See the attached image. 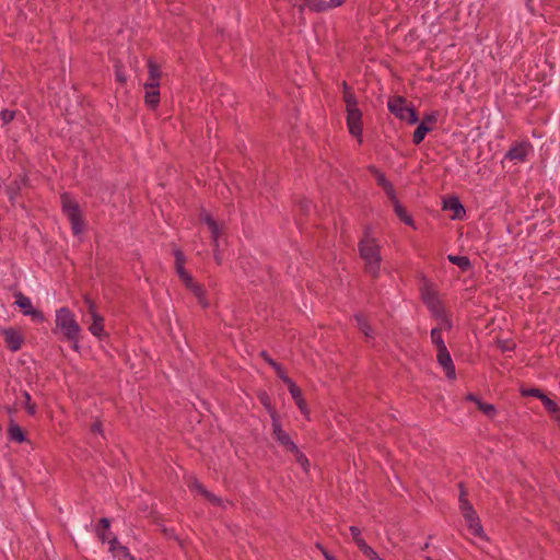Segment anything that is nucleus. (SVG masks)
<instances>
[{
	"instance_id": "052dcab7",
	"label": "nucleus",
	"mask_w": 560,
	"mask_h": 560,
	"mask_svg": "<svg viewBox=\"0 0 560 560\" xmlns=\"http://www.w3.org/2000/svg\"><path fill=\"white\" fill-rule=\"evenodd\" d=\"M315 546H316V548H317L320 552H323V550H325L324 546H323L322 544H319V542H317Z\"/></svg>"
},
{
	"instance_id": "f704fd0d",
	"label": "nucleus",
	"mask_w": 560,
	"mask_h": 560,
	"mask_svg": "<svg viewBox=\"0 0 560 560\" xmlns=\"http://www.w3.org/2000/svg\"><path fill=\"white\" fill-rule=\"evenodd\" d=\"M431 341L436 347V350L445 348L446 345L442 337L441 328H432L431 329Z\"/></svg>"
},
{
	"instance_id": "c9c22d12",
	"label": "nucleus",
	"mask_w": 560,
	"mask_h": 560,
	"mask_svg": "<svg viewBox=\"0 0 560 560\" xmlns=\"http://www.w3.org/2000/svg\"><path fill=\"white\" fill-rule=\"evenodd\" d=\"M22 395L24 398V408H25L26 412L30 416H35L37 412V407H36V404L32 401V396L27 392H24Z\"/></svg>"
},
{
	"instance_id": "b1692460",
	"label": "nucleus",
	"mask_w": 560,
	"mask_h": 560,
	"mask_svg": "<svg viewBox=\"0 0 560 560\" xmlns=\"http://www.w3.org/2000/svg\"><path fill=\"white\" fill-rule=\"evenodd\" d=\"M8 435L11 441L23 443L26 441L25 433L23 432L22 428L15 423L13 420L10 421L9 428H8Z\"/></svg>"
},
{
	"instance_id": "72a5a7b5",
	"label": "nucleus",
	"mask_w": 560,
	"mask_h": 560,
	"mask_svg": "<svg viewBox=\"0 0 560 560\" xmlns=\"http://www.w3.org/2000/svg\"><path fill=\"white\" fill-rule=\"evenodd\" d=\"M354 319L357 322V325H358V328L366 336V337H372L373 336V330L372 328L370 327L368 320L365 319V317L361 314H357L354 316Z\"/></svg>"
},
{
	"instance_id": "0eeeda50",
	"label": "nucleus",
	"mask_w": 560,
	"mask_h": 560,
	"mask_svg": "<svg viewBox=\"0 0 560 560\" xmlns=\"http://www.w3.org/2000/svg\"><path fill=\"white\" fill-rule=\"evenodd\" d=\"M347 127L351 136L359 139L362 142V112L359 108L347 110Z\"/></svg>"
},
{
	"instance_id": "c03bdc74",
	"label": "nucleus",
	"mask_w": 560,
	"mask_h": 560,
	"mask_svg": "<svg viewBox=\"0 0 560 560\" xmlns=\"http://www.w3.org/2000/svg\"><path fill=\"white\" fill-rule=\"evenodd\" d=\"M115 75H116V80L121 83V84H125L126 81H127V78L124 73V70H122V65L120 62H117L115 65Z\"/></svg>"
},
{
	"instance_id": "f03ea898",
	"label": "nucleus",
	"mask_w": 560,
	"mask_h": 560,
	"mask_svg": "<svg viewBox=\"0 0 560 560\" xmlns=\"http://www.w3.org/2000/svg\"><path fill=\"white\" fill-rule=\"evenodd\" d=\"M56 329H58L65 340L71 343L74 351H79V341L81 338V327L78 324L74 314L68 307H60L56 311Z\"/></svg>"
},
{
	"instance_id": "4be33fe9",
	"label": "nucleus",
	"mask_w": 560,
	"mask_h": 560,
	"mask_svg": "<svg viewBox=\"0 0 560 560\" xmlns=\"http://www.w3.org/2000/svg\"><path fill=\"white\" fill-rule=\"evenodd\" d=\"M427 121L434 122L435 117L433 115L427 116L423 121L419 124V126L416 128L412 137V142L415 144H420L423 139L425 138L427 133L431 130V127L427 126Z\"/></svg>"
},
{
	"instance_id": "e433bc0d",
	"label": "nucleus",
	"mask_w": 560,
	"mask_h": 560,
	"mask_svg": "<svg viewBox=\"0 0 560 560\" xmlns=\"http://www.w3.org/2000/svg\"><path fill=\"white\" fill-rule=\"evenodd\" d=\"M290 453L294 455L296 463L301 465L303 470L308 471L310 462L307 457L299 450V447L296 446V451H291Z\"/></svg>"
},
{
	"instance_id": "1a4fd4ad",
	"label": "nucleus",
	"mask_w": 560,
	"mask_h": 560,
	"mask_svg": "<svg viewBox=\"0 0 560 560\" xmlns=\"http://www.w3.org/2000/svg\"><path fill=\"white\" fill-rule=\"evenodd\" d=\"M422 301L435 318L436 316H442L445 312L442 302L440 301L438 294L431 290H427L422 292Z\"/></svg>"
},
{
	"instance_id": "a18cd8bd",
	"label": "nucleus",
	"mask_w": 560,
	"mask_h": 560,
	"mask_svg": "<svg viewBox=\"0 0 560 560\" xmlns=\"http://www.w3.org/2000/svg\"><path fill=\"white\" fill-rule=\"evenodd\" d=\"M84 303L88 307V312L89 314L91 315V317H95V315H100L96 311V305L95 303L88 296L84 298Z\"/></svg>"
},
{
	"instance_id": "9d476101",
	"label": "nucleus",
	"mask_w": 560,
	"mask_h": 560,
	"mask_svg": "<svg viewBox=\"0 0 560 560\" xmlns=\"http://www.w3.org/2000/svg\"><path fill=\"white\" fill-rule=\"evenodd\" d=\"M1 331L4 337V343L10 351L16 352L22 348L24 338L19 330L9 327L1 329Z\"/></svg>"
},
{
	"instance_id": "ea45409f",
	"label": "nucleus",
	"mask_w": 560,
	"mask_h": 560,
	"mask_svg": "<svg viewBox=\"0 0 560 560\" xmlns=\"http://www.w3.org/2000/svg\"><path fill=\"white\" fill-rule=\"evenodd\" d=\"M478 408L481 412H483L489 418H493L497 413V410L493 405L487 404L483 401H478Z\"/></svg>"
},
{
	"instance_id": "de8ad7c7",
	"label": "nucleus",
	"mask_w": 560,
	"mask_h": 560,
	"mask_svg": "<svg viewBox=\"0 0 560 560\" xmlns=\"http://www.w3.org/2000/svg\"><path fill=\"white\" fill-rule=\"evenodd\" d=\"M435 319L440 320L441 325L445 329L452 328V320L448 318L446 313L444 312L442 316H436Z\"/></svg>"
},
{
	"instance_id": "c85d7f7f",
	"label": "nucleus",
	"mask_w": 560,
	"mask_h": 560,
	"mask_svg": "<svg viewBox=\"0 0 560 560\" xmlns=\"http://www.w3.org/2000/svg\"><path fill=\"white\" fill-rule=\"evenodd\" d=\"M161 69L158 63L152 60L148 61V79L145 83L160 84Z\"/></svg>"
},
{
	"instance_id": "864d4df0",
	"label": "nucleus",
	"mask_w": 560,
	"mask_h": 560,
	"mask_svg": "<svg viewBox=\"0 0 560 560\" xmlns=\"http://www.w3.org/2000/svg\"><path fill=\"white\" fill-rule=\"evenodd\" d=\"M466 400L476 402L477 405H478V401H481L476 395H474L471 393L466 395Z\"/></svg>"
},
{
	"instance_id": "7c9ffc66",
	"label": "nucleus",
	"mask_w": 560,
	"mask_h": 560,
	"mask_svg": "<svg viewBox=\"0 0 560 560\" xmlns=\"http://www.w3.org/2000/svg\"><path fill=\"white\" fill-rule=\"evenodd\" d=\"M353 542L368 559L375 560L377 558V552L366 544L363 537L358 538Z\"/></svg>"
},
{
	"instance_id": "a878e982",
	"label": "nucleus",
	"mask_w": 560,
	"mask_h": 560,
	"mask_svg": "<svg viewBox=\"0 0 560 560\" xmlns=\"http://www.w3.org/2000/svg\"><path fill=\"white\" fill-rule=\"evenodd\" d=\"M25 178L19 177L13 179L8 186H7V195L9 196V199L14 202L15 198L20 194V190L22 186L25 185Z\"/></svg>"
},
{
	"instance_id": "a19ab883",
	"label": "nucleus",
	"mask_w": 560,
	"mask_h": 560,
	"mask_svg": "<svg viewBox=\"0 0 560 560\" xmlns=\"http://www.w3.org/2000/svg\"><path fill=\"white\" fill-rule=\"evenodd\" d=\"M175 270L184 284L192 279L191 275L185 269L184 265H175Z\"/></svg>"
},
{
	"instance_id": "5fc2aeb1",
	"label": "nucleus",
	"mask_w": 560,
	"mask_h": 560,
	"mask_svg": "<svg viewBox=\"0 0 560 560\" xmlns=\"http://www.w3.org/2000/svg\"><path fill=\"white\" fill-rule=\"evenodd\" d=\"M322 555L326 560H337L331 553H329L326 549L323 550Z\"/></svg>"
},
{
	"instance_id": "09e8293b",
	"label": "nucleus",
	"mask_w": 560,
	"mask_h": 560,
	"mask_svg": "<svg viewBox=\"0 0 560 560\" xmlns=\"http://www.w3.org/2000/svg\"><path fill=\"white\" fill-rule=\"evenodd\" d=\"M277 376L287 385L289 386L290 384L293 383V381L285 374V372L283 371L282 366L280 368V370H277L275 371Z\"/></svg>"
},
{
	"instance_id": "4468645a",
	"label": "nucleus",
	"mask_w": 560,
	"mask_h": 560,
	"mask_svg": "<svg viewBox=\"0 0 560 560\" xmlns=\"http://www.w3.org/2000/svg\"><path fill=\"white\" fill-rule=\"evenodd\" d=\"M189 490L197 491L203 498H206L209 502L217 506H223V501L221 498L217 497L212 492L208 491L197 478H191L187 483Z\"/></svg>"
},
{
	"instance_id": "dca6fc26",
	"label": "nucleus",
	"mask_w": 560,
	"mask_h": 560,
	"mask_svg": "<svg viewBox=\"0 0 560 560\" xmlns=\"http://www.w3.org/2000/svg\"><path fill=\"white\" fill-rule=\"evenodd\" d=\"M144 102L150 109H155L160 104V84L144 83Z\"/></svg>"
},
{
	"instance_id": "49530a36",
	"label": "nucleus",
	"mask_w": 560,
	"mask_h": 560,
	"mask_svg": "<svg viewBox=\"0 0 560 560\" xmlns=\"http://www.w3.org/2000/svg\"><path fill=\"white\" fill-rule=\"evenodd\" d=\"M290 4L296 7L299 11L302 13L308 5L310 0H288Z\"/></svg>"
},
{
	"instance_id": "6e6552de",
	"label": "nucleus",
	"mask_w": 560,
	"mask_h": 560,
	"mask_svg": "<svg viewBox=\"0 0 560 560\" xmlns=\"http://www.w3.org/2000/svg\"><path fill=\"white\" fill-rule=\"evenodd\" d=\"M532 150L533 148L529 142H518L509 149L504 158L514 163H523L527 160V156Z\"/></svg>"
},
{
	"instance_id": "8fccbe9b",
	"label": "nucleus",
	"mask_w": 560,
	"mask_h": 560,
	"mask_svg": "<svg viewBox=\"0 0 560 560\" xmlns=\"http://www.w3.org/2000/svg\"><path fill=\"white\" fill-rule=\"evenodd\" d=\"M175 265H185V256L180 249L174 250Z\"/></svg>"
},
{
	"instance_id": "4c0bfd02",
	"label": "nucleus",
	"mask_w": 560,
	"mask_h": 560,
	"mask_svg": "<svg viewBox=\"0 0 560 560\" xmlns=\"http://www.w3.org/2000/svg\"><path fill=\"white\" fill-rule=\"evenodd\" d=\"M258 398H259V401L262 404V406L268 410L270 417H271L272 412L275 415H278V412L271 406L270 398L266 392L259 393Z\"/></svg>"
},
{
	"instance_id": "7ed1b4c3",
	"label": "nucleus",
	"mask_w": 560,
	"mask_h": 560,
	"mask_svg": "<svg viewBox=\"0 0 560 560\" xmlns=\"http://www.w3.org/2000/svg\"><path fill=\"white\" fill-rule=\"evenodd\" d=\"M61 209L71 224L74 235H80L84 231V221L79 203L67 192L60 196Z\"/></svg>"
},
{
	"instance_id": "2f4dec72",
	"label": "nucleus",
	"mask_w": 560,
	"mask_h": 560,
	"mask_svg": "<svg viewBox=\"0 0 560 560\" xmlns=\"http://www.w3.org/2000/svg\"><path fill=\"white\" fill-rule=\"evenodd\" d=\"M353 542L368 559L375 560L377 558V552L366 544L363 537L358 538Z\"/></svg>"
},
{
	"instance_id": "423d86ee",
	"label": "nucleus",
	"mask_w": 560,
	"mask_h": 560,
	"mask_svg": "<svg viewBox=\"0 0 560 560\" xmlns=\"http://www.w3.org/2000/svg\"><path fill=\"white\" fill-rule=\"evenodd\" d=\"M15 304L20 307V310L25 316H30L33 320L39 323L44 322V314L39 310L33 307L32 301L28 296L24 295L21 292L16 293Z\"/></svg>"
},
{
	"instance_id": "bf43d9fd",
	"label": "nucleus",
	"mask_w": 560,
	"mask_h": 560,
	"mask_svg": "<svg viewBox=\"0 0 560 560\" xmlns=\"http://www.w3.org/2000/svg\"><path fill=\"white\" fill-rule=\"evenodd\" d=\"M270 366L277 371V370H280L281 365L279 363H277L275 360H270Z\"/></svg>"
},
{
	"instance_id": "412c9836",
	"label": "nucleus",
	"mask_w": 560,
	"mask_h": 560,
	"mask_svg": "<svg viewBox=\"0 0 560 560\" xmlns=\"http://www.w3.org/2000/svg\"><path fill=\"white\" fill-rule=\"evenodd\" d=\"M109 526L110 521L107 517H102L96 526V536L103 544L107 542L109 545L110 538L115 536L114 534L110 533Z\"/></svg>"
},
{
	"instance_id": "20e7f679",
	"label": "nucleus",
	"mask_w": 560,
	"mask_h": 560,
	"mask_svg": "<svg viewBox=\"0 0 560 560\" xmlns=\"http://www.w3.org/2000/svg\"><path fill=\"white\" fill-rule=\"evenodd\" d=\"M388 110L398 119L405 120L408 124H416L418 121V114L413 107L406 105V100L401 96L390 97L387 102Z\"/></svg>"
},
{
	"instance_id": "cd10ccee",
	"label": "nucleus",
	"mask_w": 560,
	"mask_h": 560,
	"mask_svg": "<svg viewBox=\"0 0 560 560\" xmlns=\"http://www.w3.org/2000/svg\"><path fill=\"white\" fill-rule=\"evenodd\" d=\"M92 320V324L89 326V331L100 339L103 338L105 336L103 316L95 315V317H93Z\"/></svg>"
},
{
	"instance_id": "58836bf2",
	"label": "nucleus",
	"mask_w": 560,
	"mask_h": 560,
	"mask_svg": "<svg viewBox=\"0 0 560 560\" xmlns=\"http://www.w3.org/2000/svg\"><path fill=\"white\" fill-rule=\"evenodd\" d=\"M546 410L550 413H556L559 411V407L557 402L552 399H550L548 396L544 395L540 399Z\"/></svg>"
},
{
	"instance_id": "6e6d98bb",
	"label": "nucleus",
	"mask_w": 560,
	"mask_h": 560,
	"mask_svg": "<svg viewBox=\"0 0 560 560\" xmlns=\"http://www.w3.org/2000/svg\"><path fill=\"white\" fill-rule=\"evenodd\" d=\"M322 555L326 560H337L331 553H329L326 549L323 550Z\"/></svg>"
},
{
	"instance_id": "5701e85b",
	"label": "nucleus",
	"mask_w": 560,
	"mask_h": 560,
	"mask_svg": "<svg viewBox=\"0 0 560 560\" xmlns=\"http://www.w3.org/2000/svg\"><path fill=\"white\" fill-rule=\"evenodd\" d=\"M444 208L454 212L453 219H463L466 213L464 206L456 197L445 200Z\"/></svg>"
},
{
	"instance_id": "4d7b16f0",
	"label": "nucleus",
	"mask_w": 560,
	"mask_h": 560,
	"mask_svg": "<svg viewBox=\"0 0 560 560\" xmlns=\"http://www.w3.org/2000/svg\"><path fill=\"white\" fill-rule=\"evenodd\" d=\"M322 555L326 560H337L331 553H329L326 549L323 550Z\"/></svg>"
},
{
	"instance_id": "3c124183",
	"label": "nucleus",
	"mask_w": 560,
	"mask_h": 560,
	"mask_svg": "<svg viewBox=\"0 0 560 560\" xmlns=\"http://www.w3.org/2000/svg\"><path fill=\"white\" fill-rule=\"evenodd\" d=\"M350 530V534H351V537H352V540H357L358 538L362 537V533H361V529L357 526H350L349 528Z\"/></svg>"
},
{
	"instance_id": "a211bd4d",
	"label": "nucleus",
	"mask_w": 560,
	"mask_h": 560,
	"mask_svg": "<svg viewBox=\"0 0 560 560\" xmlns=\"http://www.w3.org/2000/svg\"><path fill=\"white\" fill-rule=\"evenodd\" d=\"M464 518L467 524L468 530L470 532L471 535L479 538H486L482 525L480 523V518L477 515L476 511L465 515Z\"/></svg>"
},
{
	"instance_id": "ddd939ff",
	"label": "nucleus",
	"mask_w": 560,
	"mask_h": 560,
	"mask_svg": "<svg viewBox=\"0 0 560 560\" xmlns=\"http://www.w3.org/2000/svg\"><path fill=\"white\" fill-rule=\"evenodd\" d=\"M436 351V359L439 364L444 369L446 376L451 380H454L456 377V372L450 351L446 347Z\"/></svg>"
},
{
	"instance_id": "13d9d810",
	"label": "nucleus",
	"mask_w": 560,
	"mask_h": 560,
	"mask_svg": "<svg viewBox=\"0 0 560 560\" xmlns=\"http://www.w3.org/2000/svg\"><path fill=\"white\" fill-rule=\"evenodd\" d=\"M260 355L264 358V360L270 365V360H272L266 351H261Z\"/></svg>"
},
{
	"instance_id": "37998d69",
	"label": "nucleus",
	"mask_w": 560,
	"mask_h": 560,
	"mask_svg": "<svg viewBox=\"0 0 560 560\" xmlns=\"http://www.w3.org/2000/svg\"><path fill=\"white\" fill-rule=\"evenodd\" d=\"M15 117V112L13 110H9V109H3L0 112V119L2 120V122L4 125H8L10 124Z\"/></svg>"
},
{
	"instance_id": "f3484780",
	"label": "nucleus",
	"mask_w": 560,
	"mask_h": 560,
	"mask_svg": "<svg viewBox=\"0 0 560 560\" xmlns=\"http://www.w3.org/2000/svg\"><path fill=\"white\" fill-rule=\"evenodd\" d=\"M108 551L118 560H135L129 549L120 545L116 536L110 538Z\"/></svg>"
},
{
	"instance_id": "f257e3e1",
	"label": "nucleus",
	"mask_w": 560,
	"mask_h": 560,
	"mask_svg": "<svg viewBox=\"0 0 560 560\" xmlns=\"http://www.w3.org/2000/svg\"><path fill=\"white\" fill-rule=\"evenodd\" d=\"M358 249L361 259L364 261L365 272L372 278H377L382 262L381 246L378 241L371 235L369 229L364 231V235L358 244Z\"/></svg>"
},
{
	"instance_id": "aec40b11",
	"label": "nucleus",
	"mask_w": 560,
	"mask_h": 560,
	"mask_svg": "<svg viewBox=\"0 0 560 560\" xmlns=\"http://www.w3.org/2000/svg\"><path fill=\"white\" fill-rule=\"evenodd\" d=\"M288 389H289L295 405L298 406L299 410L303 415L307 416L308 407H307L306 401L303 398L301 389L298 387V385L294 382L288 386Z\"/></svg>"
},
{
	"instance_id": "680f3d73",
	"label": "nucleus",
	"mask_w": 560,
	"mask_h": 560,
	"mask_svg": "<svg viewBox=\"0 0 560 560\" xmlns=\"http://www.w3.org/2000/svg\"><path fill=\"white\" fill-rule=\"evenodd\" d=\"M430 547V542L427 541L423 547L421 548L422 551L427 550Z\"/></svg>"
},
{
	"instance_id": "2eb2a0df",
	"label": "nucleus",
	"mask_w": 560,
	"mask_h": 560,
	"mask_svg": "<svg viewBox=\"0 0 560 560\" xmlns=\"http://www.w3.org/2000/svg\"><path fill=\"white\" fill-rule=\"evenodd\" d=\"M345 0H310L307 9L315 13L326 12L342 5Z\"/></svg>"
},
{
	"instance_id": "603ef678",
	"label": "nucleus",
	"mask_w": 560,
	"mask_h": 560,
	"mask_svg": "<svg viewBox=\"0 0 560 560\" xmlns=\"http://www.w3.org/2000/svg\"><path fill=\"white\" fill-rule=\"evenodd\" d=\"M91 431L93 433L102 434L103 433L102 423L100 421L94 422L91 427Z\"/></svg>"
},
{
	"instance_id": "9b49d317",
	"label": "nucleus",
	"mask_w": 560,
	"mask_h": 560,
	"mask_svg": "<svg viewBox=\"0 0 560 560\" xmlns=\"http://www.w3.org/2000/svg\"><path fill=\"white\" fill-rule=\"evenodd\" d=\"M202 220L203 222L208 225V229L210 230L211 232V237H212V245L214 247V259H215V262L218 265H221L222 264V258L219 254V236H220V228L218 225V223L214 221V219L206 213L202 215Z\"/></svg>"
},
{
	"instance_id": "f8f14e48",
	"label": "nucleus",
	"mask_w": 560,
	"mask_h": 560,
	"mask_svg": "<svg viewBox=\"0 0 560 560\" xmlns=\"http://www.w3.org/2000/svg\"><path fill=\"white\" fill-rule=\"evenodd\" d=\"M369 172L375 177L377 185L383 188L389 199H395V189L393 184L386 178L385 174L381 172L376 166L370 165Z\"/></svg>"
},
{
	"instance_id": "bb28decb",
	"label": "nucleus",
	"mask_w": 560,
	"mask_h": 560,
	"mask_svg": "<svg viewBox=\"0 0 560 560\" xmlns=\"http://www.w3.org/2000/svg\"><path fill=\"white\" fill-rule=\"evenodd\" d=\"M394 206V211L397 217L407 225H413L412 218L407 213L406 209L400 205L399 200L395 196V199H390Z\"/></svg>"
},
{
	"instance_id": "e2e57ef3",
	"label": "nucleus",
	"mask_w": 560,
	"mask_h": 560,
	"mask_svg": "<svg viewBox=\"0 0 560 560\" xmlns=\"http://www.w3.org/2000/svg\"><path fill=\"white\" fill-rule=\"evenodd\" d=\"M424 559H425V560H440V559H433V558H432V557H430V556H425V557H424Z\"/></svg>"
},
{
	"instance_id": "0e129e2a",
	"label": "nucleus",
	"mask_w": 560,
	"mask_h": 560,
	"mask_svg": "<svg viewBox=\"0 0 560 560\" xmlns=\"http://www.w3.org/2000/svg\"><path fill=\"white\" fill-rule=\"evenodd\" d=\"M375 560H384V559H382V558H380V557L377 556V558H376Z\"/></svg>"
},
{
	"instance_id": "393cba45",
	"label": "nucleus",
	"mask_w": 560,
	"mask_h": 560,
	"mask_svg": "<svg viewBox=\"0 0 560 560\" xmlns=\"http://www.w3.org/2000/svg\"><path fill=\"white\" fill-rule=\"evenodd\" d=\"M342 90L346 110L359 108L357 97L347 82L342 83Z\"/></svg>"
},
{
	"instance_id": "c756f323",
	"label": "nucleus",
	"mask_w": 560,
	"mask_h": 560,
	"mask_svg": "<svg viewBox=\"0 0 560 560\" xmlns=\"http://www.w3.org/2000/svg\"><path fill=\"white\" fill-rule=\"evenodd\" d=\"M459 489H460V493H459V510H460L463 516H465L467 514H470V513L475 512V509H474V506L471 505V503L467 499V493H466V491L464 489L463 483H459Z\"/></svg>"
},
{
	"instance_id": "39448f33",
	"label": "nucleus",
	"mask_w": 560,
	"mask_h": 560,
	"mask_svg": "<svg viewBox=\"0 0 560 560\" xmlns=\"http://www.w3.org/2000/svg\"><path fill=\"white\" fill-rule=\"evenodd\" d=\"M272 435L276 441L283 446L288 452L296 451V444L292 441L290 435L282 430L279 415H271Z\"/></svg>"
},
{
	"instance_id": "6ab92c4d",
	"label": "nucleus",
	"mask_w": 560,
	"mask_h": 560,
	"mask_svg": "<svg viewBox=\"0 0 560 560\" xmlns=\"http://www.w3.org/2000/svg\"><path fill=\"white\" fill-rule=\"evenodd\" d=\"M184 285L196 296L201 307L207 308L209 306V301L206 296V291L202 285L195 282L194 279L189 280Z\"/></svg>"
},
{
	"instance_id": "473e14b6",
	"label": "nucleus",
	"mask_w": 560,
	"mask_h": 560,
	"mask_svg": "<svg viewBox=\"0 0 560 560\" xmlns=\"http://www.w3.org/2000/svg\"><path fill=\"white\" fill-rule=\"evenodd\" d=\"M447 259L450 262L456 265L464 271H466L470 267V260L467 256L448 255Z\"/></svg>"
},
{
	"instance_id": "79ce46f5",
	"label": "nucleus",
	"mask_w": 560,
	"mask_h": 560,
	"mask_svg": "<svg viewBox=\"0 0 560 560\" xmlns=\"http://www.w3.org/2000/svg\"><path fill=\"white\" fill-rule=\"evenodd\" d=\"M521 395L524 397H535L540 400L545 394L538 388H526L521 390Z\"/></svg>"
}]
</instances>
